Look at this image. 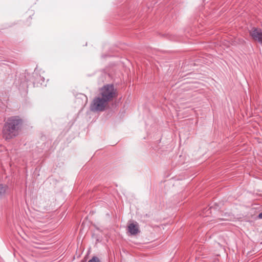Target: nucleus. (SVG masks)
I'll return each mask as SVG.
<instances>
[{
    "label": "nucleus",
    "mask_w": 262,
    "mask_h": 262,
    "mask_svg": "<svg viewBox=\"0 0 262 262\" xmlns=\"http://www.w3.org/2000/svg\"><path fill=\"white\" fill-rule=\"evenodd\" d=\"M22 120L18 117L9 118L3 128V138L6 140H9L18 136Z\"/></svg>",
    "instance_id": "nucleus-1"
},
{
    "label": "nucleus",
    "mask_w": 262,
    "mask_h": 262,
    "mask_svg": "<svg viewBox=\"0 0 262 262\" xmlns=\"http://www.w3.org/2000/svg\"><path fill=\"white\" fill-rule=\"evenodd\" d=\"M99 96L108 102L116 96V90L113 85L107 84L101 89Z\"/></svg>",
    "instance_id": "nucleus-2"
},
{
    "label": "nucleus",
    "mask_w": 262,
    "mask_h": 262,
    "mask_svg": "<svg viewBox=\"0 0 262 262\" xmlns=\"http://www.w3.org/2000/svg\"><path fill=\"white\" fill-rule=\"evenodd\" d=\"M107 104L108 102L99 95L94 99L90 108L92 111H103L105 110Z\"/></svg>",
    "instance_id": "nucleus-3"
},
{
    "label": "nucleus",
    "mask_w": 262,
    "mask_h": 262,
    "mask_svg": "<svg viewBox=\"0 0 262 262\" xmlns=\"http://www.w3.org/2000/svg\"><path fill=\"white\" fill-rule=\"evenodd\" d=\"M252 38L262 45V29L258 28L253 27L249 31Z\"/></svg>",
    "instance_id": "nucleus-4"
},
{
    "label": "nucleus",
    "mask_w": 262,
    "mask_h": 262,
    "mask_svg": "<svg viewBox=\"0 0 262 262\" xmlns=\"http://www.w3.org/2000/svg\"><path fill=\"white\" fill-rule=\"evenodd\" d=\"M128 231L132 235H136L139 232L138 225L137 223H131L128 226Z\"/></svg>",
    "instance_id": "nucleus-5"
},
{
    "label": "nucleus",
    "mask_w": 262,
    "mask_h": 262,
    "mask_svg": "<svg viewBox=\"0 0 262 262\" xmlns=\"http://www.w3.org/2000/svg\"><path fill=\"white\" fill-rule=\"evenodd\" d=\"M8 190V187L6 185L0 184V197L4 195Z\"/></svg>",
    "instance_id": "nucleus-6"
},
{
    "label": "nucleus",
    "mask_w": 262,
    "mask_h": 262,
    "mask_svg": "<svg viewBox=\"0 0 262 262\" xmlns=\"http://www.w3.org/2000/svg\"><path fill=\"white\" fill-rule=\"evenodd\" d=\"M88 262H100L99 259L97 257H93L92 259L89 260Z\"/></svg>",
    "instance_id": "nucleus-7"
},
{
    "label": "nucleus",
    "mask_w": 262,
    "mask_h": 262,
    "mask_svg": "<svg viewBox=\"0 0 262 262\" xmlns=\"http://www.w3.org/2000/svg\"><path fill=\"white\" fill-rule=\"evenodd\" d=\"M258 217L259 219H262V212L261 213H260L258 215Z\"/></svg>",
    "instance_id": "nucleus-8"
}]
</instances>
